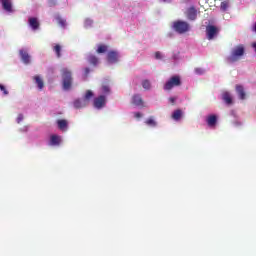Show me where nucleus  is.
<instances>
[{
  "mask_svg": "<svg viewBox=\"0 0 256 256\" xmlns=\"http://www.w3.org/2000/svg\"><path fill=\"white\" fill-rule=\"evenodd\" d=\"M91 70L89 69V68H85V73H86V75H89V72H90Z\"/></svg>",
  "mask_w": 256,
  "mask_h": 256,
  "instance_id": "obj_35",
  "label": "nucleus"
},
{
  "mask_svg": "<svg viewBox=\"0 0 256 256\" xmlns=\"http://www.w3.org/2000/svg\"><path fill=\"white\" fill-rule=\"evenodd\" d=\"M57 125H58V129H60V131H67L69 122H67V120H65V119H60V120H57Z\"/></svg>",
  "mask_w": 256,
  "mask_h": 256,
  "instance_id": "obj_14",
  "label": "nucleus"
},
{
  "mask_svg": "<svg viewBox=\"0 0 256 256\" xmlns=\"http://www.w3.org/2000/svg\"><path fill=\"white\" fill-rule=\"evenodd\" d=\"M58 24L60 27H65V25H67V21L65 19L58 18Z\"/></svg>",
  "mask_w": 256,
  "mask_h": 256,
  "instance_id": "obj_27",
  "label": "nucleus"
},
{
  "mask_svg": "<svg viewBox=\"0 0 256 256\" xmlns=\"http://www.w3.org/2000/svg\"><path fill=\"white\" fill-rule=\"evenodd\" d=\"M162 1L167 2V1H171V0H162Z\"/></svg>",
  "mask_w": 256,
  "mask_h": 256,
  "instance_id": "obj_36",
  "label": "nucleus"
},
{
  "mask_svg": "<svg viewBox=\"0 0 256 256\" xmlns=\"http://www.w3.org/2000/svg\"><path fill=\"white\" fill-rule=\"evenodd\" d=\"M181 85V77L179 76H172L169 81H167L164 85L165 91H171L173 87H180Z\"/></svg>",
  "mask_w": 256,
  "mask_h": 256,
  "instance_id": "obj_4",
  "label": "nucleus"
},
{
  "mask_svg": "<svg viewBox=\"0 0 256 256\" xmlns=\"http://www.w3.org/2000/svg\"><path fill=\"white\" fill-rule=\"evenodd\" d=\"M111 90L109 89V86H107V85H104V86H102V92L103 93H109Z\"/></svg>",
  "mask_w": 256,
  "mask_h": 256,
  "instance_id": "obj_30",
  "label": "nucleus"
},
{
  "mask_svg": "<svg viewBox=\"0 0 256 256\" xmlns=\"http://www.w3.org/2000/svg\"><path fill=\"white\" fill-rule=\"evenodd\" d=\"M28 23H29L31 29H33V31H37V29H39V27H40L39 20L35 17H30L28 19Z\"/></svg>",
  "mask_w": 256,
  "mask_h": 256,
  "instance_id": "obj_12",
  "label": "nucleus"
},
{
  "mask_svg": "<svg viewBox=\"0 0 256 256\" xmlns=\"http://www.w3.org/2000/svg\"><path fill=\"white\" fill-rule=\"evenodd\" d=\"M74 107L75 109H83V107H87V103L84 99H77L74 101Z\"/></svg>",
  "mask_w": 256,
  "mask_h": 256,
  "instance_id": "obj_19",
  "label": "nucleus"
},
{
  "mask_svg": "<svg viewBox=\"0 0 256 256\" xmlns=\"http://www.w3.org/2000/svg\"><path fill=\"white\" fill-rule=\"evenodd\" d=\"M33 79L35 80V83H36L38 89H40V91H41L43 89V87H45V83L43 82V79L39 75L34 76Z\"/></svg>",
  "mask_w": 256,
  "mask_h": 256,
  "instance_id": "obj_17",
  "label": "nucleus"
},
{
  "mask_svg": "<svg viewBox=\"0 0 256 256\" xmlns=\"http://www.w3.org/2000/svg\"><path fill=\"white\" fill-rule=\"evenodd\" d=\"M108 49H109V46H108V45L99 44V45H98V48H97V50H96V52H97L98 54L107 53Z\"/></svg>",
  "mask_w": 256,
  "mask_h": 256,
  "instance_id": "obj_21",
  "label": "nucleus"
},
{
  "mask_svg": "<svg viewBox=\"0 0 256 256\" xmlns=\"http://www.w3.org/2000/svg\"><path fill=\"white\" fill-rule=\"evenodd\" d=\"M23 121V114H19L17 117V123H21Z\"/></svg>",
  "mask_w": 256,
  "mask_h": 256,
  "instance_id": "obj_31",
  "label": "nucleus"
},
{
  "mask_svg": "<svg viewBox=\"0 0 256 256\" xmlns=\"http://www.w3.org/2000/svg\"><path fill=\"white\" fill-rule=\"evenodd\" d=\"M187 18L190 21H195V19H197V10L193 7L189 8L187 10Z\"/></svg>",
  "mask_w": 256,
  "mask_h": 256,
  "instance_id": "obj_13",
  "label": "nucleus"
},
{
  "mask_svg": "<svg viewBox=\"0 0 256 256\" xmlns=\"http://www.w3.org/2000/svg\"><path fill=\"white\" fill-rule=\"evenodd\" d=\"M155 59H161V52L155 53Z\"/></svg>",
  "mask_w": 256,
  "mask_h": 256,
  "instance_id": "obj_33",
  "label": "nucleus"
},
{
  "mask_svg": "<svg viewBox=\"0 0 256 256\" xmlns=\"http://www.w3.org/2000/svg\"><path fill=\"white\" fill-rule=\"evenodd\" d=\"M245 55V46L238 45L233 48L231 55L227 58L228 63H236Z\"/></svg>",
  "mask_w": 256,
  "mask_h": 256,
  "instance_id": "obj_2",
  "label": "nucleus"
},
{
  "mask_svg": "<svg viewBox=\"0 0 256 256\" xmlns=\"http://www.w3.org/2000/svg\"><path fill=\"white\" fill-rule=\"evenodd\" d=\"M223 101H225L227 105H231V103H233V98H231V94H229V92H225L223 94Z\"/></svg>",
  "mask_w": 256,
  "mask_h": 256,
  "instance_id": "obj_22",
  "label": "nucleus"
},
{
  "mask_svg": "<svg viewBox=\"0 0 256 256\" xmlns=\"http://www.w3.org/2000/svg\"><path fill=\"white\" fill-rule=\"evenodd\" d=\"M173 29L174 31H176V33L183 35V33H187L190 31L191 26L183 20H177L173 22Z\"/></svg>",
  "mask_w": 256,
  "mask_h": 256,
  "instance_id": "obj_3",
  "label": "nucleus"
},
{
  "mask_svg": "<svg viewBox=\"0 0 256 256\" xmlns=\"http://www.w3.org/2000/svg\"><path fill=\"white\" fill-rule=\"evenodd\" d=\"M146 125H149L150 127H156L157 122H155L153 118H149L146 120Z\"/></svg>",
  "mask_w": 256,
  "mask_h": 256,
  "instance_id": "obj_26",
  "label": "nucleus"
},
{
  "mask_svg": "<svg viewBox=\"0 0 256 256\" xmlns=\"http://www.w3.org/2000/svg\"><path fill=\"white\" fill-rule=\"evenodd\" d=\"M169 101H170V103H171L172 105H175V98L170 97V98H169Z\"/></svg>",
  "mask_w": 256,
  "mask_h": 256,
  "instance_id": "obj_34",
  "label": "nucleus"
},
{
  "mask_svg": "<svg viewBox=\"0 0 256 256\" xmlns=\"http://www.w3.org/2000/svg\"><path fill=\"white\" fill-rule=\"evenodd\" d=\"M19 55H20L23 63H25V65H29V63H31V56L29 55L27 50H20Z\"/></svg>",
  "mask_w": 256,
  "mask_h": 256,
  "instance_id": "obj_10",
  "label": "nucleus"
},
{
  "mask_svg": "<svg viewBox=\"0 0 256 256\" xmlns=\"http://www.w3.org/2000/svg\"><path fill=\"white\" fill-rule=\"evenodd\" d=\"M107 61L110 65H115V63H119V52L115 50H111L107 53Z\"/></svg>",
  "mask_w": 256,
  "mask_h": 256,
  "instance_id": "obj_7",
  "label": "nucleus"
},
{
  "mask_svg": "<svg viewBox=\"0 0 256 256\" xmlns=\"http://www.w3.org/2000/svg\"><path fill=\"white\" fill-rule=\"evenodd\" d=\"M203 73H205V70H203L202 68H195L196 75H203Z\"/></svg>",
  "mask_w": 256,
  "mask_h": 256,
  "instance_id": "obj_29",
  "label": "nucleus"
},
{
  "mask_svg": "<svg viewBox=\"0 0 256 256\" xmlns=\"http://www.w3.org/2000/svg\"><path fill=\"white\" fill-rule=\"evenodd\" d=\"M93 97H94L93 91L87 90L83 99L85 100L86 103H89V101H91Z\"/></svg>",
  "mask_w": 256,
  "mask_h": 256,
  "instance_id": "obj_23",
  "label": "nucleus"
},
{
  "mask_svg": "<svg viewBox=\"0 0 256 256\" xmlns=\"http://www.w3.org/2000/svg\"><path fill=\"white\" fill-rule=\"evenodd\" d=\"M93 105L95 109H103L107 105V98L103 95H100L94 98Z\"/></svg>",
  "mask_w": 256,
  "mask_h": 256,
  "instance_id": "obj_6",
  "label": "nucleus"
},
{
  "mask_svg": "<svg viewBox=\"0 0 256 256\" xmlns=\"http://www.w3.org/2000/svg\"><path fill=\"white\" fill-rule=\"evenodd\" d=\"M134 117H136V119H140V117H142L140 112H136L134 113Z\"/></svg>",
  "mask_w": 256,
  "mask_h": 256,
  "instance_id": "obj_32",
  "label": "nucleus"
},
{
  "mask_svg": "<svg viewBox=\"0 0 256 256\" xmlns=\"http://www.w3.org/2000/svg\"><path fill=\"white\" fill-rule=\"evenodd\" d=\"M132 105H135L136 107H143L144 102H143V98H141V95L135 94L132 97Z\"/></svg>",
  "mask_w": 256,
  "mask_h": 256,
  "instance_id": "obj_11",
  "label": "nucleus"
},
{
  "mask_svg": "<svg viewBox=\"0 0 256 256\" xmlns=\"http://www.w3.org/2000/svg\"><path fill=\"white\" fill-rule=\"evenodd\" d=\"M236 92L237 94L239 95V98L241 100H244L245 97H246V94H245V88H243L242 85H236Z\"/></svg>",
  "mask_w": 256,
  "mask_h": 256,
  "instance_id": "obj_18",
  "label": "nucleus"
},
{
  "mask_svg": "<svg viewBox=\"0 0 256 256\" xmlns=\"http://www.w3.org/2000/svg\"><path fill=\"white\" fill-rule=\"evenodd\" d=\"M206 121H207L208 127H215V125H217V116L210 115V116H208Z\"/></svg>",
  "mask_w": 256,
  "mask_h": 256,
  "instance_id": "obj_16",
  "label": "nucleus"
},
{
  "mask_svg": "<svg viewBox=\"0 0 256 256\" xmlns=\"http://www.w3.org/2000/svg\"><path fill=\"white\" fill-rule=\"evenodd\" d=\"M0 91H3L4 95H9V91H7V88L3 84H0Z\"/></svg>",
  "mask_w": 256,
  "mask_h": 256,
  "instance_id": "obj_28",
  "label": "nucleus"
},
{
  "mask_svg": "<svg viewBox=\"0 0 256 256\" xmlns=\"http://www.w3.org/2000/svg\"><path fill=\"white\" fill-rule=\"evenodd\" d=\"M87 61L88 63H90V65H93L94 67H97V65H99V58L93 54L88 55Z\"/></svg>",
  "mask_w": 256,
  "mask_h": 256,
  "instance_id": "obj_15",
  "label": "nucleus"
},
{
  "mask_svg": "<svg viewBox=\"0 0 256 256\" xmlns=\"http://www.w3.org/2000/svg\"><path fill=\"white\" fill-rule=\"evenodd\" d=\"M182 116L183 111H181V109H177L173 112L172 119H174V121H179V119H181Z\"/></svg>",
  "mask_w": 256,
  "mask_h": 256,
  "instance_id": "obj_20",
  "label": "nucleus"
},
{
  "mask_svg": "<svg viewBox=\"0 0 256 256\" xmlns=\"http://www.w3.org/2000/svg\"><path fill=\"white\" fill-rule=\"evenodd\" d=\"M219 35V28L214 25H208L206 26V37L208 41H213V39Z\"/></svg>",
  "mask_w": 256,
  "mask_h": 256,
  "instance_id": "obj_5",
  "label": "nucleus"
},
{
  "mask_svg": "<svg viewBox=\"0 0 256 256\" xmlns=\"http://www.w3.org/2000/svg\"><path fill=\"white\" fill-rule=\"evenodd\" d=\"M142 87H143V89H145V91H149V90H151V81H149V80H143L142 81Z\"/></svg>",
  "mask_w": 256,
  "mask_h": 256,
  "instance_id": "obj_24",
  "label": "nucleus"
},
{
  "mask_svg": "<svg viewBox=\"0 0 256 256\" xmlns=\"http://www.w3.org/2000/svg\"><path fill=\"white\" fill-rule=\"evenodd\" d=\"M54 53H56V57L61 58V45L56 44L53 48Z\"/></svg>",
  "mask_w": 256,
  "mask_h": 256,
  "instance_id": "obj_25",
  "label": "nucleus"
},
{
  "mask_svg": "<svg viewBox=\"0 0 256 256\" xmlns=\"http://www.w3.org/2000/svg\"><path fill=\"white\" fill-rule=\"evenodd\" d=\"M0 3L4 9L8 13H13V2L11 0H0Z\"/></svg>",
  "mask_w": 256,
  "mask_h": 256,
  "instance_id": "obj_8",
  "label": "nucleus"
},
{
  "mask_svg": "<svg viewBox=\"0 0 256 256\" xmlns=\"http://www.w3.org/2000/svg\"><path fill=\"white\" fill-rule=\"evenodd\" d=\"M49 145L51 147H59V145H61V136L57 134L51 135Z\"/></svg>",
  "mask_w": 256,
  "mask_h": 256,
  "instance_id": "obj_9",
  "label": "nucleus"
},
{
  "mask_svg": "<svg viewBox=\"0 0 256 256\" xmlns=\"http://www.w3.org/2000/svg\"><path fill=\"white\" fill-rule=\"evenodd\" d=\"M62 74V87L64 91H69L73 86V73L67 69L63 68L61 71Z\"/></svg>",
  "mask_w": 256,
  "mask_h": 256,
  "instance_id": "obj_1",
  "label": "nucleus"
}]
</instances>
